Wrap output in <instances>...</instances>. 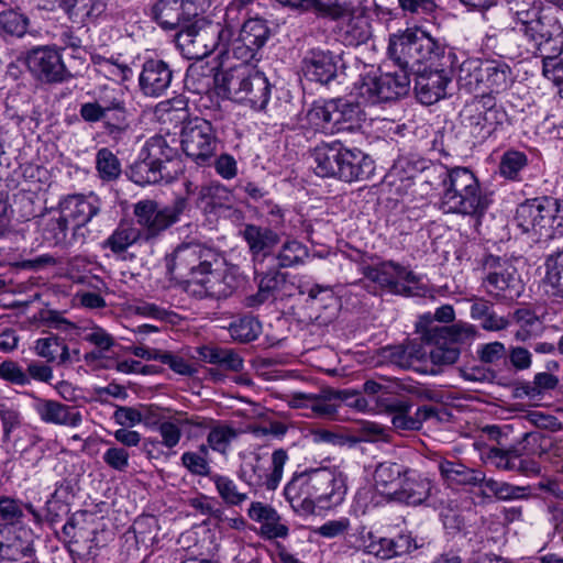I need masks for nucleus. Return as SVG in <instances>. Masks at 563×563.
I'll return each mask as SVG.
<instances>
[{
  "label": "nucleus",
  "mask_w": 563,
  "mask_h": 563,
  "mask_svg": "<svg viewBox=\"0 0 563 563\" xmlns=\"http://www.w3.org/2000/svg\"><path fill=\"white\" fill-rule=\"evenodd\" d=\"M346 489L342 472L321 467L294 475L286 485L284 495L294 511L309 515L317 506L324 508L340 504Z\"/></svg>",
  "instance_id": "1"
},
{
  "label": "nucleus",
  "mask_w": 563,
  "mask_h": 563,
  "mask_svg": "<svg viewBox=\"0 0 563 563\" xmlns=\"http://www.w3.org/2000/svg\"><path fill=\"white\" fill-rule=\"evenodd\" d=\"M489 203L471 169L454 167L442 175L440 208L443 212L481 218Z\"/></svg>",
  "instance_id": "2"
},
{
  "label": "nucleus",
  "mask_w": 563,
  "mask_h": 563,
  "mask_svg": "<svg viewBox=\"0 0 563 563\" xmlns=\"http://www.w3.org/2000/svg\"><path fill=\"white\" fill-rule=\"evenodd\" d=\"M223 86L232 100L247 103L255 110L265 109L271 98V85L265 75L251 71L246 66L227 73Z\"/></svg>",
  "instance_id": "3"
},
{
  "label": "nucleus",
  "mask_w": 563,
  "mask_h": 563,
  "mask_svg": "<svg viewBox=\"0 0 563 563\" xmlns=\"http://www.w3.org/2000/svg\"><path fill=\"white\" fill-rule=\"evenodd\" d=\"M230 31L220 23L196 19L189 22L177 34V42L189 59H202L210 55L219 45H225Z\"/></svg>",
  "instance_id": "4"
},
{
  "label": "nucleus",
  "mask_w": 563,
  "mask_h": 563,
  "mask_svg": "<svg viewBox=\"0 0 563 563\" xmlns=\"http://www.w3.org/2000/svg\"><path fill=\"white\" fill-rule=\"evenodd\" d=\"M507 120V113L492 95L475 97L461 112V122L478 141L489 137Z\"/></svg>",
  "instance_id": "5"
},
{
  "label": "nucleus",
  "mask_w": 563,
  "mask_h": 563,
  "mask_svg": "<svg viewBox=\"0 0 563 563\" xmlns=\"http://www.w3.org/2000/svg\"><path fill=\"white\" fill-rule=\"evenodd\" d=\"M518 29L531 42L539 53L548 52L554 55L561 53L562 26L558 19L543 11H525L518 13Z\"/></svg>",
  "instance_id": "6"
},
{
  "label": "nucleus",
  "mask_w": 563,
  "mask_h": 563,
  "mask_svg": "<svg viewBox=\"0 0 563 563\" xmlns=\"http://www.w3.org/2000/svg\"><path fill=\"white\" fill-rule=\"evenodd\" d=\"M219 263L214 250L200 243H184L167 260V268L174 278L183 280L186 286L209 266H218Z\"/></svg>",
  "instance_id": "7"
},
{
  "label": "nucleus",
  "mask_w": 563,
  "mask_h": 563,
  "mask_svg": "<svg viewBox=\"0 0 563 563\" xmlns=\"http://www.w3.org/2000/svg\"><path fill=\"white\" fill-rule=\"evenodd\" d=\"M482 286L489 296L496 299H515L520 296V277L516 267L507 260L488 255L482 262Z\"/></svg>",
  "instance_id": "8"
},
{
  "label": "nucleus",
  "mask_w": 563,
  "mask_h": 563,
  "mask_svg": "<svg viewBox=\"0 0 563 563\" xmlns=\"http://www.w3.org/2000/svg\"><path fill=\"white\" fill-rule=\"evenodd\" d=\"M361 273L369 282L391 294L416 296L421 287L420 277L394 262H383L377 265H362Z\"/></svg>",
  "instance_id": "9"
},
{
  "label": "nucleus",
  "mask_w": 563,
  "mask_h": 563,
  "mask_svg": "<svg viewBox=\"0 0 563 563\" xmlns=\"http://www.w3.org/2000/svg\"><path fill=\"white\" fill-rule=\"evenodd\" d=\"M180 145L184 153L195 163L206 165L217 152L218 137L209 121L194 118L181 128Z\"/></svg>",
  "instance_id": "10"
},
{
  "label": "nucleus",
  "mask_w": 563,
  "mask_h": 563,
  "mask_svg": "<svg viewBox=\"0 0 563 563\" xmlns=\"http://www.w3.org/2000/svg\"><path fill=\"white\" fill-rule=\"evenodd\" d=\"M410 89V78L406 69L393 73L366 75L358 86V95L369 103L394 101L405 97Z\"/></svg>",
  "instance_id": "11"
},
{
  "label": "nucleus",
  "mask_w": 563,
  "mask_h": 563,
  "mask_svg": "<svg viewBox=\"0 0 563 563\" xmlns=\"http://www.w3.org/2000/svg\"><path fill=\"white\" fill-rule=\"evenodd\" d=\"M360 544L357 549L380 560H391L410 554L418 549L411 533H399L393 538L377 537L365 527L358 529Z\"/></svg>",
  "instance_id": "12"
},
{
  "label": "nucleus",
  "mask_w": 563,
  "mask_h": 563,
  "mask_svg": "<svg viewBox=\"0 0 563 563\" xmlns=\"http://www.w3.org/2000/svg\"><path fill=\"white\" fill-rule=\"evenodd\" d=\"M25 64L33 77L43 82H63L70 77L60 53L51 46H37L29 51Z\"/></svg>",
  "instance_id": "13"
},
{
  "label": "nucleus",
  "mask_w": 563,
  "mask_h": 563,
  "mask_svg": "<svg viewBox=\"0 0 563 563\" xmlns=\"http://www.w3.org/2000/svg\"><path fill=\"white\" fill-rule=\"evenodd\" d=\"M235 288V277L225 269L214 266H209L185 286V290L195 297L216 299L231 296Z\"/></svg>",
  "instance_id": "14"
},
{
  "label": "nucleus",
  "mask_w": 563,
  "mask_h": 563,
  "mask_svg": "<svg viewBox=\"0 0 563 563\" xmlns=\"http://www.w3.org/2000/svg\"><path fill=\"white\" fill-rule=\"evenodd\" d=\"M22 415L18 405L2 400L0 401V421L2 437L13 443L16 451L24 452L35 446L42 439L40 435L22 429Z\"/></svg>",
  "instance_id": "15"
},
{
  "label": "nucleus",
  "mask_w": 563,
  "mask_h": 563,
  "mask_svg": "<svg viewBox=\"0 0 563 563\" xmlns=\"http://www.w3.org/2000/svg\"><path fill=\"white\" fill-rule=\"evenodd\" d=\"M185 426H191L205 430L210 426V422L206 418L198 416H192L190 418L179 416L178 418H175L174 421L167 419L165 422H161L156 430L162 437V441L147 439L143 443V449H145L147 457L158 459L163 454L162 446L167 449L175 448L181 438L180 427Z\"/></svg>",
  "instance_id": "16"
},
{
  "label": "nucleus",
  "mask_w": 563,
  "mask_h": 563,
  "mask_svg": "<svg viewBox=\"0 0 563 563\" xmlns=\"http://www.w3.org/2000/svg\"><path fill=\"white\" fill-rule=\"evenodd\" d=\"M555 203L549 199H533L521 203L516 211L515 221L526 233L542 234V230L552 228L555 218Z\"/></svg>",
  "instance_id": "17"
},
{
  "label": "nucleus",
  "mask_w": 563,
  "mask_h": 563,
  "mask_svg": "<svg viewBox=\"0 0 563 563\" xmlns=\"http://www.w3.org/2000/svg\"><path fill=\"white\" fill-rule=\"evenodd\" d=\"M240 234L249 247L254 269L264 267L265 261L271 258L274 247L280 241L276 231L254 223L244 224Z\"/></svg>",
  "instance_id": "18"
},
{
  "label": "nucleus",
  "mask_w": 563,
  "mask_h": 563,
  "mask_svg": "<svg viewBox=\"0 0 563 563\" xmlns=\"http://www.w3.org/2000/svg\"><path fill=\"white\" fill-rule=\"evenodd\" d=\"M153 19L165 30L184 29L198 15V7L190 0H159L152 9Z\"/></svg>",
  "instance_id": "19"
},
{
  "label": "nucleus",
  "mask_w": 563,
  "mask_h": 563,
  "mask_svg": "<svg viewBox=\"0 0 563 563\" xmlns=\"http://www.w3.org/2000/svg\"><path fill=\"white\" fill-rule=\"evenodd\" d=\"M33 409L41 421L47 424L77 428L82 422L78 408L54 399L34 397Z\"/></svg>",
  "instance_id": "20"
},
{
  "label": "nucleus",
  "mask_w": 563,
  "mask_h": 563,
  "mask_svg": "<svg viewBox=\"0 0 563 563\" xmlns=\"http://www.w3.org/2000/svg\"><path fill=\"white\" fill-rule=\"evenodd\" d=\"M186 206L184 199L176 201L173 208L157 209L153 201H143V240H151L178 220Z\"/></svg>",
  "instance_id": "21"
},
{
  "label": "nucleus",
  "mask_w": 563,
  "mask_h": 563,
  "mask_svg": "<svg viewBox=\"0 0 563 563\" xmlns=\"http://www.w3.org/2000/svg\"><path fill=\"white\" fill-rule=\"evenodd\" d=\"M450 82V71L423 69L416 77L415 92L422 104H433L446 96V87Z\"/></svg>",
  "instance_id": "22"
},
{
  "label": "nucleus",
  "mask_w": 563,
  "mask_h": 563,
  "mask_svg": "<svg viewBox=\"0 0 563 563\" xmlns=\"http://www.w3.org/2000/svg\"><path fill=\"white\" fill-rule=\"evenodd\" d=\"M100 200L93 195L74 194L60 198L58 213L70 224L88 223L100 211Z\"/></svg>",
  "instance_id": "23"
},
{
  "label": "nucleus",
  "mask_w": 563,
  "mask_h": 563,
  "mask_svg": "<svg viewBox=\"0 0 563 563\" xmlns=\"http://www.w3.org/2000/svg\"><path fill=\"white\" fill-rule=\"evenodd\" d=\"M34 552L32 532L25 526L0 530V558L20 561Z\"/></svg>",
  "instance_id": "24"
},
{
  "label": "nucleus",
  "mask_w": 563,
  "mask_h": 563,
  "mask_svg": "<svg viewBox=\"0 0 563 563\" xmlns=\"http://www.w3.org/2000/svg\"><path fill=\"white\" fill-rule=\"evenodd\" d=\"M544 437L538 432H528L523 435L520 448H511L509 450L492 449L489 457L495 461L497 467L514 471L516 468V460L522 455L541 456L545 453L542 445Z\"/></svg>",
  "instance_id": "25"
},
{
  "label": "nucleus",
  "mask_w": 563,
  "mask_h": 563,
  "mask_svg": "<svg viewBox=\"0 0 563 563\" xmlns=\"http://www.w3.org/2000/svg\"><path fill=\"white\" fill-rule=\"evenodd\" d=\"M62 536L71 547L70 551L80 555L91 554L97 547V531L84 519V515H73L62 528Z\"/></svg>",
  "instance_id": "26"
},
{
  "label": "nucleus",
  "mask_w": 563,
  "mask_h": 563,
  "mask_svg": "<svg viewBox=\"0 0 563 563\" xmlns=\"http://www.w3.org/2000/svg\"><path fill=\"white\" fill-rule=\"evenodd\" d=\"M338 70V56L330 51L310 49L302 60V71L308 80L328 84Z\"/></svg>",
  "instance_id": "27"
},
{
  "label": "nucleus",
  "mask_w": 563,
  "mask_h": 563,
  "mask_svg": "<svg viewBox=\"0 0 563 563\" xmlns=\"http://www.w3.org/2000/svg\"><path fill=\"white\" fill-rule=\"evenodd\" d=\"M26 512L33 517L35 523L42 522L41 514L31 503H24L12 495L0 494V530L24 526Z\"/></svg>",
  "instance_id": "28"
},
{
  "label": "nucleus",
  "mask_w": 563,
  "mask_h": 563,
  "mask_svg": "<svg viewBox=\"0 0 563 563\" xmlns=\"http://www.w3.org/2000/svg\"><path fill=\"white\" fill-rule=\"evenodd\" d=\"M254 278L257 282L258 289L255 294L245 297L244 305L249 308H257L269 299L275 298L276 292L286 283L287 275L277 267L267 272L258 268L254 269Z\"/></svg>",
  "instance_id": "29"
},
{
  "label": "nucleus",
  "mask_w": 563,
  "mask_h": 563,
  "mask_svg": "<svg viewBox=\"0 0 563 563\" xmlns=\"http://www.w3.org/2000/svg\"><path fill=\"white\" fill-rule=\"evenodd\" d=\"M338 170V178L343 181H361L373 175L375 165L374 161L362 151L344 147L341 166Z\"/></svg>",
  "instance_id": "30"
},
{
  "label": "nucleus",
  "mask_w": 563,
  "mask_h": 563,
  "mask_svg": "<svg viewBox=\"0 0 563 563\" xmlns=\"http://www.w3.org/2000/svg\"><path fill=\"white\" fill-rule=\"evenodd\" d=\"M247 515L251 520L261 523L260 532L267 539L286 538L289 533L288 527L271 505L253 501L249 507Z\"/></svg>",
  "instance_id": "31"
},
{
  "label": "nucleus",
  "mask_w": 563,
  "mask_h": 563,
  "mask_svg": "<svg viewBox=\"0 0 563 563\" xmlns=\"http://www.w3.org/2000/svg\"><path fill=\"white\" fill-rule=\"evenodd\" d=\"M427 352L420 343L407 342L399 345H388L379 350V363L394 365L402 369L413 367L416 362L426 357Z\"/></svg>",
  "instance_id": "32"
},
{
  "label": "nucleus",
  "mask_w": 563,
  "mask_h": 563,
  "mask_svg": "<svg viewBox=\"0 0 563 563\" xmlns=\"http://www.w3.org/2000/svg\"><path fill=\"white\" fill-rule=\"evenodd\" d=\"M34 352L46 363L57 365L71 364L79 361V351H70L65 341L54 334L40 338L34 342Z\"/></svg>",
  "instance_id": "33"
},
{
  "label": "nucleus",
  "mask_w": 563,
  "mask_h": 563,
  "mask_svg": "<svg viewBox=\"0 0 563 563\" xmlns=\"http://www.w3.org/2000/svg\"><path fill=\"white\" fill-rule=\"evenodd\" d=\"M408 468L395 462L379 463L373 474L374 488L387 500H393Z\"/></svg>",
  "instance_id": "34"
},
{
  "label": "nucleus",
  "mask_w": 563,
  "mask_h": 563,
  "mask_svg": "<svg viewBox=\"0 0 563 563\" xmlns=\"http://www.w3.org/2000/svg\"><path fill=\"white\" fill-rule=\"evenodd\" d=\"M438 470L444 483L450 487L455 486H482L485 474L475 468L467 467L460 462L441 460Z\"/></svg>",
  "instance_id": "35"
},
{
  "label": "nucleus",
  "mask_w": 563,
  "mask_h": 563,
  "mask_svg": "<svg viewBox=\"0 0 563 563\" xmlns=\"http://www.w3.org/2000/svg\"><path fill=\"white\" fill-rule=\"evenodd\" d=\"M344 146L340 142L321 143L317 145L311 156L314 162V173L321 177L338 178Z\"/></svg>",
  "instance_id": "36"
},
{
  "label": "nucleus",
  "mask_w": 563,
  "mask_h": 563,
  "mask_svg": "<svg viewBox=\"0 0 563 563\" xmlns=\"http://www.w3.org/2000/svg\"><path fill=\"white\" fill-rule=\"evenodd\" d=\"M172 80V70L162 59L148 58L143 64V95L159 96Z\"/></svg>",
  "instance_id": "37"
},
{
  "label": "nucleus",
  "mask_w": 563,
  "mask_h": 563,
  "mask_svg": "<svg viewBox=\"0 0 563 563\" xmlns=\"http://www.w3.org/2000/svg\"><path fill=\"white\" fill-rule=\"evenodd\" d=\"M431 489L432 484L428 478L408 470V474L404 475L400 487L393 500L404 501L409 505H419L428 499Z\"/></svg>",
  "instance_id": "38"
},
{
  "label": "nucleus",
  "mask_w": 563,
  "mask_h": 563,
  "mask_svg": "<svg viewBox=\"0 0 563 563\" xmlns=\"http://www.w3.org/2000/svg\"><path fill=\"white\" fill-rule=\"evenodd\" d=\"M233 205V194L220 183L205 185L199 189L197 206L205 213H218Z\"/></svg>",
  "instance_id": "39"
},
{
  "label": "nucleus",
  "mask_w": 563,
  "mask_h": 563,
  "mask_svg": "<svg viewBox=\"0 0 563 563\" xmlns=\"http://www.w3.org/2000/svg\"><path fill=\"white\" fill-rule=\"evenodd\" d=\"M417 33L418 30H406L401 34L390 36L388 55L399 66V69L408 71V68L415 65Z\"/></svg>",
  "instance_id": "40"
},
{
  "label": "nucleus",
  "mask_w": 563,
  "mask_h": 563,
  "mask_svg": "<svg viewBox=\"0 0 563 563\" xmlns=\"http://www.w3.org/2000/svg\"><path fill=\"white\" fill-rule=\"evenodd\" d=\"M54 2L75 23L92 21L107 8L106 0H54Z\"/></svg>",
  "instance_id": "41"
},
{
  "label": "nucleus",
  "mask_w": 563,
  "mask_h": 563,
  "mask_svg": "<svg viewBox=\"0 0 563 563\" xmlns=\"http://www.w3.org/2000/svg\"><path fill=\"white\" fill-rule=\"evenodd\" d=\"M197 353L201 361L217 365L225 371L239 373L244 368V360L233 349L202 345L197 347Z\"/></svg>",
  "instance_id": "42"
},
{
  "label": "nucleus",
  "mask_w": 563,
  "mask_h": 563,
  "mask_svg": "<svg viewBox=\"0 0 563 563\" xmlns=\"http://www.w3.org/2000/svg\"><path fill=\"white\" fill-rule=\"evenodd\" d=\"M371 24L364 15H350L338 30L339 38L347 46H358L371 37Z\"/></svg>",
  "instance_id": "43"
},
{
  "label": "nucleus",
  "mask_w": 563,
  "mask_h": 563,
  "mask_svg": "<svg viewBox=\"0 0 563 563\" xmlns=\"http://www.w3.org/2000/svg\"><path fill=\"white\" fill-rule=\"evenodd\" d=\"M433 330L434 329L430 325L422 331L423 341L432 346L429 352L432 363L435 365L454 364L459 360L460 349L445 338L431 339Z\"/></svg>",
  "instance_id": "44"
},
{
  "label": "nucleus",
  "mask_w": 563,
  "mask_h": 563,
  "mask_svg": "<svg viewBox=\"0 0 563 563\" xmlns=\"http://www.w3.org/2000/svg\"><path fill=\"white\" fill-rule=\"evenodd\" d=\"M484 87L490 92L506 91L514 82V74L508 64L500 60H485Z\"/></svg>",
  "instance_id": "45"
},
{
  "label": "nucleus",
  "mask_w": 563,
  "mask_h": 563,
  "mask_svg": "<svg viewBox=\"0 0 563 563\" xmlns=\"http://www.w3.org/2000/svg\"><path fill=\"white\" fill-rule=\"evenodd\" d=\"M485 60L467 58L457 68L456 80L461 88L468 92L484 87Z\"/></svg>",
  "instance_id": "46"
},
{
  "label": "nucleus",
  "mask_w": 563,
  "mask_h": 563,
  "mask_svg": "<svg viewBox=\"0 0 563 563\" xmlns=\"http://www.w3.org/2000/svg\"><path fill=\"white\" fill-rule=\"evenodd\" d=\"M380 406L385 410L393 415L391 424L396 430L399 431H416L419 430V420L416 419L415 415L410 416L411 404L406 400H393L385 401L380 400Z\"/></svg>",
  "instance_id": "47"
},
{
  "label": "nucleus",
  "mask_w": 563,
  "mask_h": 563,
  "mask_svg": "<svg viewBox=\"0 0 563 563\" xmlns=\"http://www.w3.org/2000/svg\"><path fill=\"white\" fill-rule=\"evenodd\" d=\"M332 126L334 131L351 130L362 117L360 107L344 99H332Z\"/></svg>",
  "instance_id": "48"
},
{
  "label": "nucleus",
  "mask_w": 563,
  "mask_h": 563,
  "mask_svg": "<svg viewBox=\"0 0 563 563\" xmlns=\"http://www.w3.org/2000/svg\"><path fill=\"white\" fill-rule=\"evenodd\" d=\"M309 256L308 247L295 239L286 240L277 253L271 258L277 262V268H287L301 265Z\"/></svg>",
  "instance_id": "49"
},
{
  "label": "nucleus",
  "mask_w": 563,
  "mask_h": 563,
  "mask_svg": "<svg viewBox=\"0 0 563 563\" xmlns=\"http://www.w3.org/2000/svg\"><path fill=\"white\" fill-rule=\"evenodd\" d=\"M430 322V325L434 329L431 339L445 338L454 345H456L457 343H467L470 341H473L477 334L475 327L468 323L459 322L452 325H438L432 324L431 319Z\"/></svg>",
  "instance_id": "50"
},
{
  "label": "nucleus",
  "mask_w": 563,
  "mask_h": 563,
  "mask_svg": "<svg viewBox=\"0 0 563 563\" xmlns=\"http://www.w3.org/2000/svg\"><path fill=\"white\" fill-rule=\"evenodd\" d=\"M143 361H158L167 364L175 373L192 376L197 369L183 357L153 347L143 346Z\"/></svg>",
  "instance_id": "51"
},
{
  "label": "nucleus",
  "mask_w": 563,
  "mask_h": 563,
  "mask_svg": "<svg viewBox=\"0 0 563 563\" xmlns=\"http://www.w3.org/2000/svg\"><path fill=\"white\" fill-rule=\"evenodd\" d=\"M210 479L214 484L219 496L227 505L240 506L249 499L247 493L241 492L236 483L229 476L212 474Z\"/></svg>",
  "instance_id": "52"
},
{
  "label": "nucleus",
  "mask_w": 563,
  "mask_h": 563,
  "mask_svg": "<svg viewBox=\"0 0 563 563\" xmlns=\"http://www.w3.org/2000/svg\"><path fill=\"white\" fill-rule=\"evenodd\" d=\"M332 100L314 102L307 111L305 119L311 129L332 133Z\"/></svg>",
  "instance_id": "53"
},
{
  "label": "nucleus",
  "mask_w": 563,
  "mask_h": 563,
  "mask_svg": "<svg viewBox=\"0 0 563 563\" xmlns=\"http://www.w3.org/2000/svg\"><path fill=\"white\" fill-rule=\"evenodd\" d=\"M154 119L161 123H179L187 115L186 103L183 99L162 101L151 110Z\"/></svg>",
  "instance_id": "54"
},
{
  "label": "nucleus",
  "mask_w": 563,
  "mask_h": 563,
  "mask_svg": "<svg viewBox=\"0 0 563 563\" xmlns=\"http://www.w3.org/2000/svg\"><path fill=\"white\" fill-rule=\"evenodd\" d=\"M544 284L552 288L553 295L563 298V252L551 254L545 261Z\"/></svg>",
  "instance_id": "55"
},
{
  "label": "nucleus",
  "mask_w": 563,
  "mask_h": 563,
  "mask_svg": "<svg viewBox=\"0 0 563 563\" xmlns=\"http://www.w3.org/2000/svg\"><path fill=\"white\" fill-rule=\"evenodd\" d=\"M229 332L235 341L251 342L257 339L262 332V325L254 317L244 316L230 324Z\"/></svg>",
  "instance_id": "56"
},
{
  "label": "nucleus",
  "mask_w": 563,
  "mask_h": 563,
  "mask_svg": "<svg viewBox=\"0 0 563 563\" xmlns=\"http://www.w3.org/2000/svg\"><path fill=\"white\" fill-rule=\"evenodd\" d=\"M29 27V18L15 10L0 12V33L12 37H22Z\"/></svg>",
  "instance_id": "57"
},
{
  "label": "nucleus",
  "mask_w": 563,
  "mask_h": 563,
  "mask_svg": "<svg viewBox=\"0 0 563 563\" xmlns=\"http://www.w3.org/2000/svg\"><path fill=\"white\" fill-rule=\"evenodd\" d=\"M528 157L523 152L517 150L506 151L499 163V173L510 180H518L520 172L527 167Z\"/></svg>",
  "instance_id": "58"
},
{
  "label": "nucleus",
  "mask_w": 563,
  "mask_h": 563,
  "mask_svg": "<svg viewBox=\"0 0 563 563\" xmlns=\"http://www.w3.org/2000/svg\"><path fill=\"white\" fill-rule=\"evenodd\" d=\"M268 34V27L263 20L251 19L243 24L239 38L246 45L260 49L266 43Z\"/></svg>",
  "instance_id": "59"
},
{
  "label": "nucleus",
  "mask_w": 563,
  "mask_h": 563,
  "mask_svg": "<svg viewBox=\"0 0 563 563\" xmlns=\"http://www.w3.org/2000/svg\"><path fill=\"white\" fill-rule=\"evenodd\" d=\"M415 64L432 59L433 57H439L444 52V47L435 38L431 37L426 32L419 30L417 33V42H415Z\"/></svg>",
  "instance_id": "60"
},
{
  "label": "nucleus",
  "mask_w": 563,
  "mask_h": 563,
  "mask_svg": "<svg viewBox=\"0 0 563 563\" xmlns=\"http://www.w3.org/2000/svg\"><path fill=\"white\" fill-rule=\"evenodd\" d=\"M146 152L145 161L155 163L169 162L177 153L176 147L162 135H155L147 140Z\"/></svg>",
  "instance_id": "61"
},
{
  "label": "nucleus",
  "mask_w": 563,
  "mask_h": 563,
  "mask_svg": "<svg viewBox=\"0 0 563 563\" xmlns=\"http://www.w3.org/2000/svg\"><path fill=\"white\" fill-rule=\"evenodd\" d=\"M210 422V426L207 429H210L207 441L208 445L219 453L224 454L231 441L236 437V431L225 424H218L212 427V420L207 419Z\"/></svg>",
  "instance_id": "62"
},
{
  "label": "nucleus",
  "mask_w": 563,
  "mask_h": 563,
  "mask_svg": "<svg viewBox=\"0 0 563 563\" xmlns=\"http://www.w3.org/2000/svg\"><path fill=\"white\" fill-rule=\"evenodd\" d=\"M340 393L330 389L322 390L313 395V400L310 406L311 415L314 418H331L338 409L336 406L331 404V399L338 398Z\"/></svg>",
  "instance_id": "63"
},
{
  "label": "nucleus",
  "mask_w": 563,
  "mask_h": 563,
  "mask_svg": "<svg viewBox=\"0 0 563 563\" xmlns=\"http://www.w3.org/2000/svg\"><path fill=\"white\" fill-rule=\"evenodd\" d=\"M96 167L99 176L104 180L115 179L121 173L119 159L110 150L106 147L98 151L96 157Z\"/></svg>",
  "instance_id": "64"
}]
</instances>
